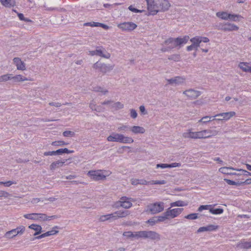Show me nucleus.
<instances>
[{
  "label": "nucleus",
  "instance_id": "a19ab883",
  "mask_svg": "<svg viewBox=\"0 0 251 251\" xmlns=\"http://www.w3.org/2000/svg\"><path fill=\"white\" fill-rule=\"evenodd\" d=\"M223 211H224L223 209L221 208H215V209L211 208L209 209V212L211 213H212L213 214H215V215L222 214L223 213Z\"/></svg>",
  "mask_w": 251,
  "mask_h": 251
},
{
  "label": "nucleus",
  "instance_id": "bb28decb",
  "mask_svg": "<svg viewBox=\"0 0 251 251\" xmlns=\"http://www.w3.org/2000/svg\"><path fill=\"white\" fill-rule=\"evenodd\" d=\"M192 44L195 47V50H197L199 47H200L201 40L199 39V36H195L190 40Z\"/></svg>",
  "mask_w": 251,
  "mask_h": 251
},
{
  "label": "nucleus",
  "instance_id": "3c124183",
  "mask_svg": "<svg viewBox=\"0 0 251 251\" xmlns=\"http://www.w3.org/2000/svg\"><path fill=\"white\" fill-rule=\"evenodd\" d=\"M25 227L23 226H20L19 227H17L16 228V230L17 231V233L18 234L21 235L25 231Z\"/></svg>",
  "mask_w": 251,
  "mask_h": 251
},
{
  "label": "nucleus",
  "instance_id": "603ef678",
  "mask_svg": "<svg viewBox=\"0 0 251 251\" xmlns=\"http://www.w3.org/2000/svg\"><path fill=\"white\" fill-rule=\"evenodd\" d=\"M147 223L149 224L151 226H153L155 224L158 223L156 217H153L147 221Z\"/></svg>",
  "mask_w": 251,
  "mask_h": 251
},
{
  "label": "nucleus",
  "instance_id": "864d4df0",
  "mask_svg": "<svg viewBox=\"0 0 251 251\" xmlns=\"http://www.w3.org/2000/svg\"><path fill=\"white\" fill-rule=\"evenodd\" d=\"M89 107L92 110H95L99 112L100 111L98 109V107L96 106V104L95 102L92 100L89 103Z\"/></svg>",
  "mask_w": 251,
  "mask_h": 251
},
{
  "label": "nucleus",
  "instance_id": "2f4dec72",
  "mask_svg": "<svg viewBox=\"0 0 251 251\" xmlns=\"http://www.w3.org/2000/svg\"><path fill=\"white\" fill-rule=\"evenodd\" d=\"M188 205V203L186 201H177L175 202H173L171 203L170 205L171 207L174 206H185Z\"/></svg>",
  "mask_w": 251,
  "mask_h": 251
},
{
  "label": "nucleus",
  "instance_id": "72a5a7b5",
  "mask_svg": "<svg viewBox=\"0 0 251 251\" xmlns=\"http://www.w3.org/2000/svg\"><path fill=\"white\" fill-rule=\"evenodd\" d=\"M216 16L224 20H228V18H229V16H232L230 15V14H228L225 12H217L216 13Z\"/></svg>",
  "mask_w": 251,
  "mask_h": 251
},
{
  "label": "nucleus",
  "instance_id": "20e7f679",
  "mask_svg": "<svg viewBox=\"0 0 251 251\" xmlns=\"http://www.w3.org/2000/svg\"><path fill=\"white\" fill-rule=\"evenodd\" d=\"M114 66L113 65L105 64L98 61L93 65V67L95 69H99L100 72L103 74H106L112 70L114 68Z\"/></svg>",
  "mask_w": 251,
  "mask_h": 251
},
{
  "label": "nucleus",
  "instance_id": "0eeeda50",
  "mask_svg": "<svg viewBox=\"0 0 251 251\" xmlns=\"http://www.w3.org/2000/svg\"><path fill=\"white\" fill-rule=\"evenodd\" d=\"M88 175L91 179L96 181L104 180L106 178V176L101 173V170L90 171L88 172Z\"/></svg>",
  "mask_w": 251,
  "mask_h": 251
},
{
  "label": "nucleus",
  "instance_id": "f03ea898",
  "mask_svg": "<svg viewBox=\"0 0 251 251\" xmlns=\"http://www.w3.org/2000/svg\"><path fill=\"white\" fill-rule=\"evenodd\" d=\"M189 39V37L187 35L183 37H178L177 38H169L165 41L166 45H170L171 46L169 47V49H173L175 48H180L184 44L187 43Z\"/></svg>",
  "mask_w": 251,
  "mask_h": 251
},
{
  "label": "nucleus",
  "instance_id": "a878e982",
  "mask_svg": "<svg viewBox=\"0 0 251 251\" xmlns=\"http://www.w3.org/2000/svg\"><path fill=\"white\" fill-rule=\"evenodd\" d=\"M150 182L147 181L145 179H139L132 178L131 179V183L133 185H137L138 184L141 185H147L149 184Z\"/></svg>",
  "mask_w": 251,
  "mask_h": 251
},
{
  "label": "nucleus",
  "instance_id": "5fc2aeb1",
  "mask_svg": "<svg viewBox=\"0 0 251 251\" xmlns=\"http://www.w3.org/2000/svg\"><path fill=\"white\" fill-rule=\"evenodd\" d=\"M149 184H165L166 183V181L164 180H152L150 181Z\"/></svg>",
  "mask_w": 251,
  "mask_h": 251
},
{
  "label": "nucleus",
  "instance_id": "58836bf2",
  "mask_svg": "<svg viewBox=\"0 0 251 251\" xmlns=\"http://www.w3.org/2000/svg\"><path fill=\"white\" fill-rule=\"evenodd\" d=\"M206 135H207V138H209L212 136H215L218 134V131L215 129H205Z\"/></svg>",
  "mask_w": 251,
  "mask_h": 251
},
{
  "label": "nucleus",
  "instance_id": "c756f323",
  "mask_svg": "<svg viewBox=\"0 0 251 251\" xmlns=\"http://www.w3.org/2000/svg\"><path fill=\"white\" fill-rule=\"evenodd\" d=\"M235 170L232 167H221L219 169V171L220 172L224 174H226V175H236V173H232L229 172V170Z\"/></svg>",
  "mask_w": 251,
  "mask_h": 251
},
{
  "label": "nucleus",
  "instance_id": "f704fd0d",
  "mask_svg": "<svg viewBox=\"0 0 251 251\" xmlns=\"http://www.w3.org/2000/svg\"><path fill=\"white\" fill-rule=\"evenodd\" d=\"M124 105L122 103L119 101L114 102L112 103L111 107L114 108L115 110H119L124 108Z\"/></svg>",
  "mask_w": 251,
  "mask_h": 251
},
{
  "label": "nucleus",
  "instance_id": "aec40b11",
  "mask_svg": "<svg viewBox=\"0 0 251 251\" xmlns=\"http://www.w3.org/2000/svg\"><path fill=\"white\" fill-rule=\"evenodd\" d=\"M181 166V164L179 163H173L170 164H158L156 165V168H161V169H165L167 168H175V167H179Z\"/></svg>",
  "mask_w": 251,
  "mask_h": 251
},
{
  "label": "nucleus",
  "instance_id": "680f3d73",
  "mask_svg": "<svg viewBox=\"0 0 251 251\" xmlns=\"http://www.w3.org/2000/svg\"><path fill=\"white\" fill-rule=\"evenodd\" d=\"M128 9L130 10L132 12H135V13H142L143 10H140L139 9H137L135 8H134L132 5H130L128 7Z\"/></svg>",
  "mask_w": 251,
  "mask_h": 251
},
{
  "label": "nucleus",
  "instance_id": "de8ad7c7",
  "mask_svg": "<svg viewBox=\"0 0 251 251\" xmlns=\"http://www.w3.org/2000/svg\"><path fill=\"white\" fill-rule=\"evenodd\" d=\"M168 58L170 60L178 61L180 60V56L179 54H175L169 56Z\"/></svg>",
  "mask_w": 251,
  "mask_h": 251
},
{
  "label": "nucleus",
  "instance_id": "ea45409f",
  "mask_svg": "<svg viewBox=\"0 0 251 251\" xmlns=\"http://www.w3.org/2000/svg\"><path fill=\"white\" fill-rule=\"evenodd\" d=\"M59 227L57 226H55L52 228V229L50 231H47L45 233V237L49 236L50 235H54L57 233H58V230H55L54 229H58Z\"/></svg>",
  "mask_w": 251,
  "mask_h": 251
},
{
  "label": "nucleus",
  "instance_id": "69168bd1",
  "mask_svg": "<svg viewBox=\"0 0 251 251\" xmlns=\"http://www.w3.org/2000/svg\"><path fill=\"white\" fill-rule=\"evenodd\" d=\"M200 40H201V42L207 43L209 41V39L206 37L199 36Z\"/></svg>",
  "mask_w": 251,
  "mask_h": 251
},
{
  "label": "nucleus",
  "instance_id": "423d86ee",
  "mask_svg": "<svg viewBox=\"0 0 251 251\" xmlns=\"http://www.w3.org/2000/svg\"><path fill=\"white\" fill-rule=\"evenodd\" d=\"M217 27L218 29L228 31H236L239 29V27L237 25L228 22L224 24H220L217 26Z\"/></svg>",
  "mask_w": 251,
  "mask_h": 251
},
{
  "label": "nucleus",
  "instance_id": "39448f33",
  "mask_svg": "<svg viewBox=\"0 0 251 251\" xmlns=\"http://www.w3.org/2000/svg\"><path fill=\"white\" fill-rule=\"evenodd\" d=\"M24 217L27 219L37 220L39 221H46V214L44 213H31L26 214Z\"/></svg>",
  "mask_w": 251,
  "mask_h": 251
},
{
  "label": "nucleus",
  "instance_id": "4468645a",
  "mask_svg": "<svg viewBox=\"0 0 251 251\" xmlns=\"http://www.w3.org/2000/svg\"><path fill=\"white\" fill-rule=\"evenodd\" d=\"M122 134H119L115 132H112V134L107 137V140L109 142H122Z\"/></svg>",
  "mask_w": 251,
  "mask_h": 251
},
{
  "label": "nucleus",
  "instance_id": "79ce46f5",
  "mask_svg": "<svg viewBox=\"0 0 251 251\" xmlns=\"http://www.w3.org/2000/svg\"><path fill=\"white\" fill-rule=\"evenodd\" d=\"M133 237L137 239L139 238H145V231H140L133 232Z\"/></svg>",
  "mask_w": 251,
  "mask_h": 251
},
{
  "label": "nucleus",
  "instance_id": "5701e85b",
  "mask_svg": "<svg viewBox=\"0 0 251 251\" xmlns=\"http://www.w3.org/2000/svg\"><path fill=\"white\" fill-rule=\"evenodd\" d=\"M248 62H240L238 67L244 72H249L251 70V65Z\"/></svg>",
  "mask_w": 251,
  "mask_h": 251
},
{
  "label": "nucleus",
  "instance_id": "393cba45",
  "mask_svg": "<svg viewBox=\"0 0 251 251\" xmlns=\"http://www.w3.org/2000/svg\"><path fill=\"white\" fill-rule=\"evenodd\" d=\"M28 227L30 229H33L36 232L34 233V236L39 235L42 232V227L41 226L36 224H32L30 225Z\"/></svg>",
  "mask_w": 251,
  "mask_h": 251
},
{
  "label": "nucleus",
  "instance_id": "ddd939ff",
  "mask_svg": "<svg viewBox=\"0 0 251 251\" xmlns=\"http://www.w3.org/2000/svg\"><path fill=\"white\" fill-rule=\"evenodd\" d=\"M146 238L153 240H159L160 239V235L155 231H145V239Z\"/></svg>",
  "mask_w": 251,
  "mask_h": 251
},
{
  "label": "nucleus",
  "instance_id": "1a4fd4ad",
  "mask_svg": "<svg viewBox=\"0 0 251 251\" xmlns=\"http://www.w3.org/2000/svg\"><path fill=\"white\" fill-rule=\"evenodd\" d=\"M235 115V112L234 111H230L228 112L221 113L214 116V117H217L216 119L217 121L222 120H228L230 118L232 117Z\"/></svg>",
  "mask_w": 251,
  "mask_h": 251
},
{
  "label": "nucleus",
  "instance_id": "49530a36",
  "mask_svg": "<svg viewBox=\"0 0 251 251\" xmlns=\"http://www.w3.org/2000/svg\"><path fill=\"white\" fill-rule=\"evenodd\" d=\"M169 216H166L165 212L163 213L162 216L156 217V218L157 220V222H162L165 221L166 220L168 219Z\"/></svg>",
  "mask_w": 251,
  "mask_h": 251
},
{
  "label": "nucleus",
  "instance_id": "052dcab7",
  "mask_svg": "<svg viewBox=\"0 0 251 251\" xmlns=\"http://www.w3.org/2000/svg\"><path fill=\"white\" fill-rule=\"evenodd\" d=\"M99 23L98 22H89V23H86L84 24V25L85 26H99Z\"/></svg>",
  "mask_w": 251,
  "mask_h": 251
},
{
  "label": "nucleus",
  "instance_id": "9b49d317",
  "mask_svg": "<svg viewBox=\"0 0 251 251\" xmlns=\"http://www.w3.org/2000/svg\"><path fill=\"white\" fill-rule=\"evenodd\" d=\"M183 210V208H177L172 209L169 208L165 212L166 216H169V217H171L172 218H174L179 215Z\"/></svg>",
  "mask_w": 251,
  "mask_h": 251
},
{
  "label": "nucleus",
  "instance_id": "a211bd4d",
  "mask_svg": "<svg viewBox=\"0 0 251 251\" xmlns=\"http://www.w3.org/2000/svg\"><path fill=\"white\" fill-rule=\"evenodd\" d=\"M90 54L92 55H97V56H101V57H102L103 58H107V59H108L110 57V54L108 53V52H106L105 53H103L102 51L100 50H92V51H90Z\"/></svg>",
  "mask_w": 251,
  "mask_h": 251
},
{
  "label": "nucleus",
  "instance_id": "f257e3e1",
  "mask_svg": "<svg viewBox=\"0 0 251 251\" xmlns=\"http://www.w3.org/2000/svg\"><path fill=\"white\" fill-rule=\"evenodd\" d=\"M150 14L156 15L159 12L168 10L171 6L167 0H146Z\"/></svg>",
  "mask_w": 251,
  "mask_h": 251
},
{
  "label": "nucleus",
  "instance_id": "a18cd8bd",
  "mask_svg": "<svg viewBox=\"0 0 251 251\" xmlns=\"http://www.w3.org/2000/svg\"><path fill=\"white\" fill-rule=\"evenodd\" d=\"M182 137L184 138L193 139V132L191 131L190 129L188 132H184L182 134Z\"/></svg>",
  "mask_w": 251,
  "mask_h": 251
},
{
  "label": "nucleus",
  "instance_id": "e2e57ef3",
  "mask_svg": "<svg viewBox=\"0 0 251 251\" xmlns=\"http://www.w3.org/2000/svg\"><path fill=\"white\" fill-rule=\"evenodd\" d=\"M239 171H240L241 172V174L240 175H244V176H251V173H250L249 172H248L247 171H246L245 170H243V169H240V170H238Z\"/></svg>",
  "mask_w": 251,
  "mask_h": 251
},
{
  "label": "nucleus",
  "instance_id": "6e6d98bb",
  "mask_svg": "<svg viewBox=\"0 0 251 251\" xmlns=\"http://www.w3.org/2000/svg\"><path fill=\"white\" fill-rule=\"evenodd\" d=\"M10 196V194L5 191L2 190H0V198L3 197L4 198H7Z\"/></svg>",
  "mask_w": 251,
  "mask_h": 251
},
{
  "label": "nucleus",
  "instance_id": "4be33fe9",
  "mask_svg": "<svg viewBox=\"0 0 251 251\" xmlns=\"http://www.w3.org/2000/svg\"><path fill=\"white\" fill-rule=\"evenodd\" d=\"M205 129L198 132H193V139L206 138Z\"/></svg>",
  "mask_w": 251,
  "mask_h": 251
},
{
  "label": "nucleus",
  "instance_id": "13d9d810",
  "mask_svg": "<svg viewBox=\"0 0 251 251\" xmlns=\"http://www.w3.org/2000/svg\"><path fill=\"white\" fill-rule=\"evenodd\" d=\"M67 144L64 141H57L53 142L51 144L53 146H62V145H66Z\"/></svg>",
  "mask_w": 251,
  "mask_h": 251
},
{
  "label": "nucleus",
  "instance_id": "2eb2a0df",
  "mask_svg": "<svg viewBox=\"0 0 251 251\" xmlns=\"http://www.w3.org/2000/svg\"><path fill=\"white\" fill-rule=\"evenodd\" d=\"M13 62L18 70L24 71L26 69L25 65L21 59L19 57H15L13 59Z\"/></svg>",
  "mask_w": 251,
  "mask_h": 251
},
{
  "label": "nucleus",
  "instance_id": "6e6552de",
  "mask_svg": "<svg viewBox=\"0 0 251 251\" xmlns=\"http://www.w3.org/2000/svg\"><path fill=\"white\" fill-rule=\"evenodd\" d=\"M118 26L123 30L130 31L135 29L137 25L133 22H125L119 24Z\"/></svg>",
  "mask_w": 251,
  "mask_h": 251
},
{
  "label": "nucleus",
  "instance_id": "473e14b6",
  "mask_svg": "<svg viewBox=\"0 0 251 251\" xmlns=\"http://www.w3.org/2000/svg\"><path fill=\"white\" fill-rule=\"evenodd\" d=\"M18 235L16 228L8 231L5 233V237L8 238H12Z\"/></svg>",
  "mask_w": 251,
  "mask_h": 251
},
{
  "label": "nucleus",
  "instance_id": "0e129e2a",
  "mask_svg": "<svg viewBox=\"0 0 251 251\" xmlns=\"http://www.w3.org/2000/svg\"><path fill=\"white\" fill-rule=\"evenodd\" d=\"M18 17L19 18L22 20V21H24L25 22H29V21H31L30 20L28 19H26V18H25L24 17V15L22 14V13H19L18 14Z\"/></svg>",
  "mask_w": 251,
  "mask_h": 251
},
{
  "label": "nucleus",
  "instance_id": "338daca9",
  "mask_svg": "<svg viewBox=\"0 0 251 251\" xmlns=\"http://www.w3.org/2000/svg\"><path fill=\"white\" fill-rule=\"evenodd\" d=\"M108 216V215H107L101 216L100 218V221L101 222H104V221L109 220Z\"/></svg>",
  "mask_w": 251,
  "mask_h": 251
},
{
  "label": "nucleus",
  "instance_id": "c9c22d12",
  "mask_svg": "<svg viewBox=\"0 0 251 251\" xmlns=\"http://www.w3.org/2000/svg\"><path fill=\"white\" fill-rule=\"evenodd\" d=\"M11 80V74H7L0 76V82H6Z\"/></svg>",
  "mask_w": 251,
  "mask_h": 251
},
{
  "label": "nucleus",
  "instance_id": "774afa93",
  "mask_svg": "<svg viewBox=\"0 0 251 251\" xmlns=\"http://www.w3.org/2000/svg\"><path fill=\"white\" fill-rule=\"evenodd\" d=\"M210 205H201L199 208H198V211L201 212V211L202 210H204V209H208V207L210 206Z\"/></svg>",
  "mask_w": 251,
  "mask_h": 251
},
{
  "label": "nucleus",
  "instance_id": "bf43d9fd",
  "mask_svg": "<svg viewBox=\"0 0 251 251\" xmlns=\"http://www.w3.org/2000/svg\"><path fill=\"white\" fill-rule=\"evenodd\" d=\"M63 135L65 137L73 136L75 135V133L71 131H65L63 132Z\"/></svg>",
  "mask_w": 251,
  "mask_h": 251
},
{
  "label": "nucleus",
  "instance_id": "6ab92c4d",
  "mask_svg": "<svg viewBox=\"0 0 251 251\" xmlns=\"http://www.w3.org/2000/svg\"><path fill=\"white\" fill-rule=\"evenodd\" d=\"M68 160L65 159L63 161L58 160L52 162L50 166L51 170H54L56 168L62 167Z\"/></svg>",
  "mask_w": 251,
  "mask_h": 251
},
{
  "label": "nucleus",
  "instance_id": "37998d69",
  "mask_svg": "<svg viewBox=\"0 0 251 251\" xmlns=\"http://www.w3.org/2000/svg\"><path fill=\"white\" fill-rule=\"evenodd\" d=\"M224 180L228 184L232 185H236L238 186H241L242 183L241 181H238L237 182H235L234 181L228 179H224Z\"/></svg>",
  "mask_w": 251,
  "mask_h": 251
},
{
  "label": "nucleus",
  "instance_id": "f3484780",
  "mask_svg": "<svg viewBox=\"0 0 251 251\" xmlns=\"http://www.w3.org/2000/svg\"><path fill=\"white\" fill-rule=\"evenodd\" d=\"M218 226L213 225H209L206 226H202L200 227L198 230V233H200L204 231H211L216 230L218 228Z\"/></svg>",
  "mask_w": 251,
  "mask_h": 251
},
{
  "label": "nucleus",
  "instance_id": "b1692460",
  "mask_svg": "<svg viewBox=\"0 0 251 251\" xmlns=\"http://www.w3.org/2000/svg\"><path fill=\"white\" fill-rule=\"evenodd\" d=\"M11 80H12L14 82L17 83L26 80H28L29 79L23 76L20 75L13 76V75L11 74Z\"/></svg>",
  "mask_w": 251,
  "mask_h": 251
},
{
  "label": "nucleus",
  "instance_id": "8fccbe9b",
  "mask_svg": "<svg viewBox=\"0 0 251 251\" xmlns=\"http://www.w3.org/2000/svg\"><path fill=\"white\" fill-rule=\"evenodd\" d=\"M198 213H191L185 216V218L189 220H195L198 218Z\"/></svg>",
  "mask_w": 251,
  "mask_h": 251
},
{
  "label": "nucleus",
  "instance_id": "dca6fc26",
  "mask_svg": "<svg viewBox=\"0 0 251 251\" xmlns=\"http://www.w3.org/2000/svg\"><path fill=\"white\" fill-rule=\"evenodd\" d=\"M167 81L170 84H175L176 85H180L184 82L185 78L181 76H176L174 78L167 79Z\"/></svg>",
  "mask_w": 251,
  "mask_h": 251
},
{
  "label": "nucleus",
  "instance_id": "412c9836",
  "mask_svg": "<svg viewBox=\"0 0 251 251\" xmlns=\"http://www.w3.org/2000/svg\"><path fill=\"white\" fill-rule=\"evenodd\" d=\"M129 130L134 134H143L145 132V129L143 127L137 126H130Z\"/></svg>",
  "mask_w": 251,
  "mask_h": 251
},
{
  "label": "nucleus",
  "instance_id": "4c0bfd02",
  "mask_svg": "<svg viewBox=\"0 0 251 251\" xmlns=\"http://www.w3.org/2000/svg\"><path fill=\"white\" fill-rule=\"evenodd\" d=\"M122 143L130 144L134 142V140L130 137L125 136L123 134L122 135Z\"/></svg>",
  "mask_w": 251,
  "mask_h": 251
},
{
  "label": "nucleus",
  "instance_id": "4d7b16f0",
  "mask_svg": "<svg viewBox=\"0 0 251 251\" xmlns=\"http://www.w3.org/2000/svg\"><path fill=\"white\" fill-rule=\"evenodd\" d=\"M130 116L133 119H135L137 117V111L134 109H131L130 110Z\"/></svg>",
  "mask_w": 251,
  "mask_h": 251
},
{
  "label": "nucleus",
  "instance_id": "09e8293b",
  "mask_svg": "<svg viewBox=\"0 0 251 251\" xmlns=\"http://www.w3.org/2000/svg\"><path fill=\"white\" fill-rule=\"evenodd\" d=\"M130 127V126H129L128 125H122L121 126H119L117 128V130L118 131H127L128 130H129Z\"/></svg>",
  "mask_w": 251,
  "mask_h": 251
},
{
  "label": "nucleus",
  "instance_id": "c03bdc74",
  "mask_svg": "<svg viewBox=\"0 0 251 251\" xmlns=\"http://www.w3.org/2000/svg\"><path fill=\"white\" fill-rule=\"evenodd\" d=\"M213 117H214V116L210 117V116H205L202 117L201 119L199 121V123H202V124H206L208 122H210L211 121V119Z\"/></svg>",
  "mask_w": 251,
  "mask_h": 251
},
{
  "label": "nucleus",
  "instance_id": "cd10ccee",
  "mask_svg": "<svg viewBox=\"0 0 251 251\" xmlns=\"http://www.w3.org/2000/svg\"><path fill=\"white\" fill-rule=\"evenodd\" d=\"M115 219H117L119 218L125 217L129 214L128 211H117L115 212Z\"/></svg>",
  "mask_w": 251,
  "mask_h": 251
},
{
  "label": "nucleus",
  "instance_id": "e433bc0d",
  "mask_svg": "<svg viewBox=\"0 0 251 251\" xmlns=\"http://www.w3.org/2000/svg\"><path fill=\"white\" fill-rule=\"evenodd\" d=\"M92 90L97 92H101L103 95H106L108 92L107 90L100 86L93 87Z\"/></svg>",
  "mask_w": 251,
  "mask_h": 251
},
{
  "label": "nucleus",
  "instance_id": "7c9ffc66",
  "mask_svg": "<svg viewBox=\"0 0 251 251\" xmlns=\"http://www.w3.org/2000/svg\"><path fill=\"white\" fill-rule=\"evenodd\" d=\"M237 247L241 249H249L251 248V241L241 242L237 244Z\"/></svg>",
  "mask_w": 251,
  "mask_h": 251
},
{
  "label": "nucleus",
  "instance_id": "f8f14e48",
  "mask_svg": "<svg viewBox=\"0 0 251 251\" xmlns=\"http://www.w3.org/2000/svg\"><path fill=\"white\" fill-rule=\"evenodd\" d=\"M122 203L121 206L125 209H128L132 206L131 201H134L133 199L131 198L126 197V196L122 197L121 198Z\"/></svg>",
  "mask_w": 251,
  "mask_h": 251
},
{
  "label": "nucleus",
  "instance_id": "9d476101",
  "mask_svg": "<svg viewBox=\"0 0 251 251\" xmlns=\"http://www.w3.org/2000/svg\"><path fill=\"white\" fill-rule=\"evenodd\" d=\"M183 94L190 99H196L201 95V92L190 89L183 91Z\"/></svg>",
  "mask_w": 251,
  "mask_h": 251
},
{
  "label": "nucleus",
  "instance_id": "7ed1b4c3",
  "mask_svg": "<svg viewBox=\"0 0 251 251\" xmlns=\"http://www.w3.org/2000/svg\"><path fill=\"white\" fill-rule=\"evenodd\" d=\"M164 208V202H155L154 203L150 204L147 206L146 212L151 213V214H155L163 211Z\"/></svg>",
  "mask_w": 251,
  "mask_h": 251
},
{
  "label": "nucleus",
  "instance_id": "c85d7f7f",
  "mask_svg": "<svg viewBox=\"0 0 251 251\" xmlns=\"http://www.w3.org/2000/svg\"><path fill=\"white\" fill-rule=\"evenodd\" d=\"M1 3L6 7H10L15 5V0H0Z\"/></svg>",
  "mask_w": 251,
  "mask_h": 251
}]
</instances>
